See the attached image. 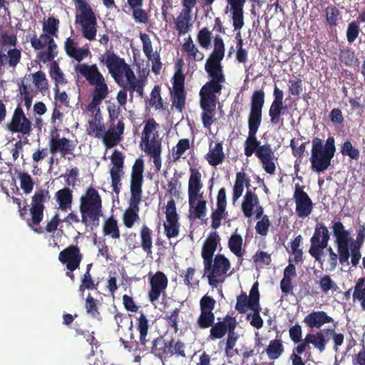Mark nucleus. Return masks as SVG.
<instances>
[{"instance_id": "nucleus-14", "label": "nucleus", "mask_w": 365, "mask_h": 365, "mask_svg": "<svg viewBox=\"0 0 365 365\" xmlns=\"http://www.w3.org/2000/svg\"><path fill=\"white\" fill-rule=\"evenodd\" d=\"M215 299L207 294H205L200 299V314L196 319L195 326L199 329H207L213 325L215 321L214 309Z\"/></svg>"}, {"instance_id": "nucleus-8", "label": "nucleus", "mask_w": 365, "mask_h": 365, "mask_svg": "<svg viewBox=\"0 0 365 365\" xmlns=\"http://www.w3.org/2000/svg\"><path fill=\"white\" fill-rule=\"evenodd\" d=\"M185 347V343L180 340H166L160 336L152 341L150 353L164 362L174 355L177 357L186 358Z\"/></svg>"}, {"instance_id": "nucleus-33", "label": "nucleus", "mask_w": 365, "mask_h": 365, "mask_svg": "<svg viewBox=\"0 0 365 365\" xmlns=\"http://www.w3.org/2000/svg\"><path fill=\"white\" fill-rule=\"evenodd\" d=\"M220 238L217 232H210L203 243L201 256L203 262L214 257Z\"/></svg>"}, {"instance_id": "nucleus-62", "label": "nucleus", "mask_w": 365, "mask_h": 365, "mask_svg": "<svg viewBox=\"0 0 365 365\" xmlns=\"http://www.w3.org/2000/svg\"><path fill=\"white\" fill-rule=\"evenodd\" d=\"M256 307L252 309L251 310L253 311V313L251 314L247 315V319H249L251 317V321L250 324L257 329H261L264 325V322L262 318L260 317V312H261V306L260 304H257L255 303Z\"/></svg>"}, {"instance_id": "nucleus-11", "label": "nucleus", "mask_w": 365, "mask_h": 365, "mask_svg": "<svg viewBox=\"0 0 365 365\" xmlns=\"http://www.w3.org/2000/svg\"><path fill=\"white\" fill-rule=\"evenodd\" d=\"M100 61L106 63L111 76L119 85H120V82L123 81V76L126 78L127 81L134 78L135 73L130 68V66L125 63L124 58L119 57L113 52H109L107 54L105 61L102 56Z\"/></svg>"}, {"instance_id": "nucleus-13", "label": "nucleus", "mask_w": 365, "mask_h": 365, "mask_svg": "<svg viewBox=\"0 0 365 365\" xmlns=\"http://www.w3.org/2000/svg\"><path fill=\"white\" fill-rule=\"evenodd\" d=\"M51 195L49 191L45 189H39L31 197L30 207L31 219L29 220V226H38L43 218V211L46 208L44 203L49 201Z\"/></svg>"}, {"instance_id": "nucleus-38", "label": "nucleus", "mask_w": 365, "mask_h": 365, "mask_svg": "<svg viewBox=\"0 0 365 365\" xmlns=\"http://www.w3.org/2000/svg\"><path fill=\"white\" fill-rule=\"evenodd\" d=\"M55 198L61 211L71 209L73 202V192L68 187H63L55 193Z\"/></svg>"}, {"instance_id": "nucleus-61", "label": "nucleus", "mask_w": 365, "mask_h": 365, "mask_svg": "<svg viewBox=\"0 0 365 365\" xmlns=\"http://www.w3.org/2000/svg\"><path fill=\"white\" fill-rule=\"evenodd\" d=\"M149 106L154 107L156 110L162 109L163 107V100L160 96V88L155 86L151 91Z\"/></svg>"}, {"instance_id": "nucleus-52", "label": "nucleus", "mask_w": 365, "mask_h": 365, "mask_svg": "<svg viewBox=\"0 0 365 365\" xmlns=\"http://www.w3.org/2000/svg\"><path fill=\"white\" fill-rule=\"evenodd\" d=\"M353 298L354 299H358L361 302V306L365 311V278L358 279L354 286Z\"/></svg>"}, {"instance_id": "nucleus-63", "label": "nucleus", "mask_w": 365, "mask_h": 365, "mask_svg": "<svg viewBox=\"0 0 365 365\" xmlns=\"http://www.w3.org/2000/svg\"><path fill=\"white\" fill-rule=\"evenodd\" d=\"M197 39L201 47L207 48L211 43L212 32L207 28L204 27L199 31Z\"/></svg>"}, {"instance_id": "nucleus-60", "label": "nucleus", "mask_w": 365, "mask_h": 365, "mask_svg": "<svg viewBox=\"0 0 365 365\" xmlns=\"http://www.w3.org/2000/svg\"><path fill=\"white\" fill-rule=\"evenodd\" d=\"M164 231L168 238L176 237L180 232L179 220H166L164 223Z\"/></svg>"}, {"instance_id": "nucleus-43", "label": "nucleus", "mask_w": 365, "mask_h": 365, "mask_svg": "<svg viewBox=\"0 0 365 365\" xmlns=\"http://www.w3.org/2000/svg\"><path fill=\"white\" fill-rule=\"evenodd\" d=\"M284 347L281 339H274L269 341L267 347L262 352L266 353L270 360H276L284 353Z\"/></svg>"}, {"instance_id": "nucleus-64", "label": "nucleus", "mask_w": 365, "mask_h": 365, "mask_svg": "<svg viewBox=\"0 0 365 365\" xmlns=\"http://www.w3.org/2000/svg\"><path fill=\"white\" fill-rule=\"evenodd\" d=\"M326 20L330 26H335L337 24L338 17L340 14L339 10L334 6H329L325 10Z\"/></svg>"}, {"instance_id": "nucleus-35", "label": "nucleus", "mask_w": 365, "mask_h": 365, "mask_svg": "<svg viewBox=\"0 0 365 365\" xmlns=\"http://www.w3.org/2000/svg\"><path fill=\"white\" fill-rule=\"evenodd\" d=\"M76 46L77 42L75 39L68 37L64 42V50L69 57L80 62L89 54L90 51L88 48H77Z\"/></svg>"}, {"instance_id": "nucleus-10", "label": "nucleus", "mask_w": 365, "mask_h": 365, "mask_svg": "<svg viewBox=\"0 0 365 365\" xmlns=\"http://www.w3.org/2000/svg\"><path fill=\"white\" fill-rule=\"evenodd\" d=\"M31 45L35 51H40L36 58L39 61L46 63L55 61L54 59L58 54V46L53 38L47 35H40L38 38L34 34L30 38Z\"/></svg>"}, {"instance_id": "nucleus-2", "label": "nucleus", "mask_w": 365, "mask_h": 365, "mask_svg": "<svg viewBox=\"0 0 365 365\" xmlns=\"http://www.w3.org/2000/svg\"><path fill=\"white\" fill-rule=\"evenodd\" d=\"M265 93L263 90L255 91L251 96L250 110L248 115V136L244 143V153L247 157H251L254 153L257 157V153L262 148L267 150L271 146L269 143L261 145L257 138V133L262 120V108L264 104Z\"/></svg>"}, {"instance_id": "nucleus-25", "label": "nucleus", "mask_w": 365, "mask_h": 365, "mask_svg": "<svg viewBox=\"0 0 365 365\" xmlns=\"http://www.w3.org/2000/svg\"><path fill=\"white\" fill-rule=\"evenodd\" d=\"M125 130L123 118H120L117 122L109 123L108 130L104 134V145L107 148H111L117 145L121 140Z\"/></svg>"}, {"instance_id": "nucleus-48", "label": "nucleus", "mask_w": 365, "mask_h": 365, "mask_svg": "<svg viewBox=\"0 0 365 365\" xmlns=\"http://www.w3.org/2000/svg\"><path fill=\"white\" fill-rule=\"evenodd\" d=\"M60 21L53 17L49 16L43 21V33L41 35H47L51 38L56 37L58 32Z\"/></svg>"}, {"instance_id": "nucleus-31", "label": "nucleus", "mask_w": 365, "mask_h": 365, "mask_svg": "<svg viewBox=\"0 0 365 365\" xmlns=\"http://www.w3.org/2000/svg\"><path fill=\"white\" fill-rule=\"evenodd\" d=\"M303 322L310 329H319L325 324L332 323L334 319L324 311H313L304 317Z\"/></svg>"}, {"instance_id": "nucleus-18", "label": "nucleus", "mask_w": 365, "mask_h": 365, "mask_svg": "<svg viewBox=\"0 0 365 365\" xmlns=\"http://www.w3.org/2000/svg\"><path fill=\"white\" fill-rule=\"evenodd\" d=\"M113 167L110 170L111 186L113 191L117 195L120 192L121 187V176L123 175L124 156L123 153L115 150L110 157Z\"/></svg>"}, {"instance_id": "nucleus-37", "label": "nucleus", "mask_w": 365, "mask_h": 365, "mask_svg": "<svg viewBox=\"0 0 365 365\" xmlns=\"http://www.w3.org/2000/svg\"><path fill=\"white\" fill-rule=\"evenodd\" d=\"M220 62L207 59L205 64V70L210 78V81L223 83L225 81V78Z\"/></svg>"}, {"instance_id": "nucleus-39", "label": "nucleus", "mask_w": 365, "mask_h": 365, "mask_svg": "<svg viewBox=\"0 0 365 365\" xmlns=\"http://www.w3.org/2000/svg\"><path fill=\"white\" fill-rule=\"evenodd\" d=\"M259 203L258 196L251 190H247L242 202V210L244 215L246 217H251L253 215L254 208Z\"/></svg>"}, {"instance_id": "nucleus-16", "label": "nucleus", "mask_w": 365, "mask_h": 365, "mask_svg": "<svg viewBox=\"0 0 365 365\" xmlns=\"http://www.w3.org/2000/svg\"><path fill=\"white\" fill-rule=\"evenodd\" d=\"M75 24L81 25L82 36L84 38L90 41L96 39L98 23L93 9L77 14L75 19Z\"/></svg>"}, {"instance_id": "nucleus-4", "label": "nucleus", "mask_w": 365, "mask_h": 365, "mask_svg": "<svg viewBox=\"0 0 365 365\" xmlns=\"http://www.w3.org/2000/svg\"><path fill=\"white\" fill-rule=\"evenodd\" d=\"M237 324L235 317L226 315L222 321H218L217 322L215 321L213 325L210 327V333L207 336L208 341L220 339L227 334L226 339L221 340L219 343L220 346L222 344H225V354L227 356H232L230 351L235 346L239 338L237 334L235 332Z\"/></svg>"}, {"instance_id": "nucleus-46", "label": "nucleus", "mask_w": 365, "mask_h": 365, "mask_svg": "<svg viewBox=\"0 0 365 365\" xmlns=\"http://www.w3.org/2000/svg\"><path fill=\"white\" fill-rule=\"evenodd\" d=\"M287 109V106L284 104H273L272 103L269 109V116L270 118V123L272 125H283V119L281 116L284 114V110Z\"/></svg>"}, {"instance_id": "nucleus-20", "label": "nucleus", "mask_w": 365, "mask_h": 365, "mask_svg": "<svg viewBox=\"0 0 365 365\" xmlns=\"http://www.w3.org/2000/svg\"><path fill=\"white\" fill-rule=\"evenodd\" d=\"M189 171L187 193L190 206L192 207L196 201L202 197L200 190L203 187V183L201 180L202 174L198 169L190 168Z\"/></svg>"}, {"instance_id": "nucleus-47", "label": "nucleus", "mask_w": 365, "mask_h": 365, "mask_svg": "<svg viewBox=\"0 0 365 365\" xmlns=\"http://www.w3.org/2000/svg\"><path fill=\"white\" fill-rule=\"evenodd\" d=\"M307 336L310 344H312L319 352H323L325 350L329 339H326L322 331L316 333H309Z\"/></svg>"}, {"instance_id": "nucleus-51", "label": "nucleus", "mask_w": 365, "mask_h": 365, "mask_svg": "<svg viewBox=\"0 0 365 365\" xmlns=\"http://www.w3.org/2000/svg\"><path fill=\"white\" fill-rule=\"evenodd\" d=\"M225 56V43L222 37L217 35L214 38V49L210 58L211 61H221Z\"/></svg>"}, {"instance_id": "nucleus-26", "label": "nucleus", "mask_w": 365, "mask_h": 365, "mask_svg": "<svg viewBox=\"0 0 365 365\" xmlns=\"http://www.w3.org/2000/svg\"><path fill=\"white\" fill-rule=\"evenodd\" d=\"M49 151L52 155L60 153L62 156L73 154L76 145L69 139L52 136L48 142Z\"/></svg>"}, {"instance_id": "nucleus-42", "label": "nucleus", "mask_w": 365, "mask_h": 365, "mask_svg": "<svg viewBox=\"0 0 365 365\" xmlns=\"http://www.w3.org/2000/svg\"><path fill=\"white\" fill-rule=\"evenodd\" d=\"M140 244L138 245L148 255L153 253V232L145 225L140 230Z\"/></svg>"}, {"instance_id": "nucleus-44", "label": "nucleus", "mask_w": 365, "mask_h": 365, "mask_svg": "<svg viewBox=\"0 0 365 365\" xmlns=\"http://www.w3.org/2000/svg\"><path fill=\"white\" fill-rule=\"evenodd\" d=\"M103 233L104 236H108L113 240H118L120 237L118 220L113 216L107 218L103 225Z\"/></svg>"}, {"instance_id": "nucleus-53", "label": "nucleus", "mask_w": 365, "mask_h": 365, "mask_svg": "<svg viewBox=\"0 0 365 365\" xmlns=\"http://www.w3.org/2000/svg\"><path fill=\"white\" fill-rule=\"evenodd\" d=\"M180 312V309L175 308L169 314H167L163 317V319L165 320L167 327L168 328H171L175 333H177L179 330L178 322Z\"/></svg>"}, {"instance_id": "nucleus-24", "label": "nucleus", "mask_w": 365, "mask_h": 365, "mask_svg": "<svg viewBox=\"0 0 365 365\" xmlns=\"http://www.w3.org/2000/svg\"><path fill=\"white\" fill-rule=\"evenodd\" d=\"M255 303L257 304H259V292L257 282L252 285L249 296H247L246 294H241L237 297L235 309L239 313L244 314L247 312V308L252 309L255 307Z\"/></svg>"}, {"instance_id": "nucleus-54", "label": "nucleus", "mask_w": 365, "mask_h": 365, "mask_svg": "<svg viewBox=\"0 0 365 365\" xmlns=\"http://www.w3.org/2000/svg\"><path fill=\"white\" fill-rule=\"evenodd\" d=\"M18 178L20 180V186L25 194H29L33 190L34 181L31 176L25 172H20L18 174Z\"/></svg>"}, {"instance_id": "nucleus-55", "label": "nucleus", "mask_w": 365, "mask_h": 365, "mask_svg": "<svg viewBox=\"0 0 365 365\" xmlns=\"http://www.w3.org/2000/svg\"><path fill=\"white\" fill-rule=\"evenodd\" d=\"M190 148V140L187 138H182L178 140L175 147L173 148V160H178L185 152Z\"/></svg>"}, {"instance_id": "nucleus-59", "label": "nucleus", "mask_w": 365, "mask_h": 365, "mask_svg": "<svg viewBox=\"0 0 365 365\" xmlns=\"http://www.w3.org/2000/svg\"><path fill=\"white\" fill-rule=\"evenodd\" d=\"M32 77L33 83L41 92H44L48 89V81L43 71H38L33 73Z\"/></svg>"}, {"instance_id": "nucleus-7", "label": "nucleus", "mask_w": 365, "mask_h": 365, "mask_svg": "<svg viewBox=\"0 0 365 365\" xmlns=\"http://www.w3.org/2000/svg\"><path fill=\"white\" fill-rule=\"evenodd\" d=\"M204 276H206L208 284L214 288L222 284L230 269L231 263L228 258L222 254H217L213 258L203 262Z\"/></svg>"}, {"instance_id": "nucleus-9", "label": "nucleus", "mask_w": 365, "mask_h": 365, "mask_svg": "<svg viewBox=\"0 0 365 365\" xmlns=\"http://www.w3.org/2000/svg\"><path fill=\"white\" fill-rule=\"evenodd\" d=\"M330 240V233L328 228L323 223H317L315 225L312 237L310 238V247L309 254L315 261L322 263L324 250L326 249L328 255L334 253L333 248L328 247Z\"/></svg>"}, {"instance_id": "nucleus-6", "label": "nucleus", "mask_w": 365, "mask_h": 365, "mask_svg": "<svg viewBox=\"0 0 365 365\" xmlns=\"http://www.w3.org/2000/svg\"><path fill=\"white\" fill-rule=\"evenodd\" d=\"M158 124L153 118L148 119L142 133L141 143L144 144L145 153L153 159L156 171L161 169L162 140L155 131Z\"/></svg>"}, {"instance_id": "nucleus-32", "label": "nucleus", "mask_w": 365, "mask_h": 365, "mask_svg": "<svg viewBox=\"0 0 365 365\" xmlns=\"http://www.w3.org/2000/svg\"><path fill=\"white\" fill-rule=\"evenodd\" d=\"M225 158L222 142H217L214 145L212 142L209 145V151L205 155V159L211 166L216 167L222 164Z\"/></svg>"}, {"instance_id": "nucleus-28", "label": "nucleus", "mask_w": 365, "mask_h": 365, "mask_svg": "<svg viewBox=\"0 0 365 365\" xmlns=\"http://www.w3.org/2000/svg\"><path fill=\"white\" fill-rule=\"evenodd\" d=\"M247 0H226L227 9L230 7L232 26L235 30L240 29L244 26V6Z\"/></svg>"}, {"instance_id": "nucleus-56", "label": "nucleus", "mask_w": 365, "mask_h": 365, "mask_svg": "<svg viewBox=\"0 0 365 365\" xmlns=\"http://www.w3.org/2000/svg\"><path fill=\"white\" fill-rule=\"evenodd\" d=\"M228 215L226 208L217 207L211 214V227L214 230H217L221 225V220L225 219Z\"/></svg>"}, {"instance_id": "nucleus-45", "label": "nucleus", "mask_w": 365, "mask_h": 365, "mask_svg": "<svg viewBox=\"0 0 365 365\" xmlns=\"http://www.w3.org/2000/svg\"><path fill=\"white\" fill-rule=\"evenodd\" d=\"M242 237L235 232L229 238L228 247L230 250L238 258L242 257L245 251L242 249Z\"/></svg>"}, {"instance_id": "nucleus-15", "label": "nucleus", "mask_w": 365, "mask_h": 365, "mask_svg": "<svg viewBox=\"0 0 365 365\" xmlns=\"http://www.w3.org/2000/svg\"><path fill=\"white\" fill-rule=\"evenodd\" d=\"M293 198L295 202V213L299 218L309 217L313 211L314 203L309 195L304 190V187L297 183L294 185Z\"/></svg>"}, {"instance_id": "nucleus-12", "label": "nucleus", "mask_w": 365, "mask_h": 365, "mask_svg": "<svg viewBox=\"0 0 365 365\" xmlns=\"http://www.w3.org/2000/svg\"><path fill=\"white\" fill-rule=\"evenodd\" d=\"M185 76L181 66L178 65L173 77V91H170L172 106L182 113L185 107L186 93L185 91Z\"/></svg>"}, {"instance_id": "nucleus-36", "label": "nucleus", "mask_w": 365, "mask_h": 365, "mask_svg": "<svg viewBox=\"0 0 365 365\" xmlns=\"http://www.w3.org/2000/svg\"><path fill=\"white\" fill-rule=\"evenodd\" d=\"M266 148H262L257 153V158L260 160L265 172L270 175H274L276 171V165L273 161L274 153L272 146L267 150Z\"/></svg>"}, {"instance_id": "nucleus-40", "label": "nucleus", "mask_w": 365, "mask_h": 365, "mask_svg": "<svg viewBox=\"0 0 365 365\" xmlns=\"http://www.w3.org/2000/svg\"><path fill=\"white\" fill-rule=\"evenodd\" d=\"M192 16L190 14L181 11L175 19V29L178 36H182L189 32L192 27Z\"/></svg>"}, {"instance_id": "nucleus-27", "label": "nucleus", "mask_w": 365, "mask_h": 365, "mask_svg": "<svg viewBox=\"0 0 365 365\" xmlns=\"http://www.w3.org/2000/svg\"><path fill=\"white\" fill-rule=\"evenodd\" d=\"M144 163L140 158L135 160L130 176V194H143Z\"/></svg>"}, {"instance_id": "nucleus-34", "label": "nucleus", "mask_w": 365, "mask_h": 365, "mask_svg": "<svg viewBox=\"0 0 365 365\" xmlns=\"http://www.w3.org/2000/svg\"><path fill=\"white\" fill-rule=\"evenodd\" d=\"M222 89V83L213 81L207 82L200 91V101L216 103L215 93H220Z\"/></svg>"}, {"instance_id": "nucleus-17", "label": "nucleus", "mask_w": 365, "mask_h": 365, "mask_svg": "<svg viewBox=\"0 0 365 365\" xmlns=\"http://www.w3.org/2000/svg\"><path fill=\"white\" fill-rule=\"evenodd\" d=\"M7 129L11 133H19L24 135H30L32 131V123L19 104L12 115L11 119L6 125Z\"/></svg>"}, {"instance_id": "nucleus-57", "label": "nucleus", "mask_w": 365, "mask_h": 365, "mask_svg": "<svg viewBox=\"0 0 365 365\" xmlns=\"http://www.w3.org/2000/svg\"><path fill=\"white\" fill-rule=\"evenodd\" d=\"M341 153L344 156H349L352 160H357L360 156L359 150L353 146L349 140H346L341 145Z\"/></svg>"}, {"instance_id": "nucleus-21", "label": "nucleus", "mask_w": 365, "mask_h": 365, "mask_svg": "<svg viewBox=\"0 0 365 365\" xmlns=\"http://www.w3.org/2000/svg\"><path fill=\"white\" fill-rule=\"evenodd\" d=\"M150 289L148 292V299L151 303L157 302L162 292H163L168 284V279L165 274L161 271H158L154 274L151 272L148 274Z\"/></svg>"}, {"instance_id": "nucleus-3", "label": "nucleus", "mask_w": 365, "mask_h": 365, "mask_svg": "<svg viewBox=\"0 0 365 365\" xmlns=\"http://www.w3.org/2000/svg\"><path fill=\"white\" fill-rule=\"evenodd\" d=\"M336 153L335 140L329 136L325 144L322 139L315 137L312 140L311 157L309 158L312 170L317 173H323L331 165Z\"/></svg>"}, {"instance_id": "nucleus-19", "label": "nucleus", "mask_w": 365, "mask_h": 365, "mask_svg": "<svg viewBox=\"0 0 365 365\" xmlns=\"http://www.w3.org/2000/svg\"><path fill=\"white\" fill-rule=\"evenodd\" d=\"M82 259L83 255L77 245H69L58 255V260L66 264L67 269L71 272L79 268Z\"/></svg>"}, {"instance_id": "nucleus-41", "label": "nucleus", "mask_w": 365, "mask_h": 365, "mask_svg": "<svg viewBox=\"0 0 365 365\" xmlns=\"http://www.w3.org/2000/svg\"><path fill=\"white\" fill-rule=\"evenodd\" d=\"M200 107L202 109L201 117L203 126L209 128L214 123L216 103L200 101Z\"/></svg>"}, {"instance_id": "nucleus-50", "label": "nucleus", "mask_w": 365, "mask_h": 365, "mask_svg": "<svg viewBox=\"0 0 365 365\" xmlns=\"http://www.w3.org/2000/svg\"><path fill=\"white\" fill-rule=\"evenodd\" d=\"M50 77L54 81L55 87H59L60 85H65L67 81L65 75L61 70L57 61H53L49 68Z\"/></svg>"}, {"instance_id": "nucleus-22", "label": "nucleus", "mask_w": 365, "mask_h": 365, "mask_svg": "<svg viewBox=\"0 0 365 365\" xmlns=\"http://www.w3.org/2000/svg\"><path fill=\"white\" fill-rule=\"evenodd\" d=\"M142 200V195L137 194H130L129 200V206L123 214V222L125 227L132 228L135 222L140 220L139 205Z\"/></svg>"}, {"instance_id": "nucleus-30", "label": "nucleus", "mask_w": 365, "mask_h": 365, "mask_svg": "<svg viewBox=\"0 0 365 365\" xmlns=\"http://www.w3.org/2000/svg\"><path fill=\"white\" fill-rule=\"evenodd\" d=\"M93 86L95 87L92 92V98L87 106V109L90 112H94L109 93V89L105 79Z\"/></svg>"}, {"instance_id": "nucleus-23", "label": "nucleus", "mask_w": 365, "mask_h": 365, "mask_svg": "<svg viewBox=\"0 0 365 365\" xmlns=\"http://www.w3.org/2000/svg\"><path fill=\"white\" fill-rule=\"evenodd\" d=\"M344 230L348 233L349 240H348V247H349V251L352 254V257L351 259V264L353 267H357L359 263V260L361 257V248L365 240V227L364 225H361L357 231L356 240H354L351 236V233L349 230L345 229L344 226Z\"/></svg>"}, {"instance_id": "nucleus-29", "label": "nucleus", "mask_w": 365, "mask_h": 365, "mask_svg": "<svg viewBox=\"0 0 365 365\" xmlns=\"http://www.w3.org/2000/svg\"><path fill=\"white\" fill-rule=\"evenodd\" d=\"M76 70L78 73L86 78L91 86L105 79L96 64L82 63L78 65Z\"/></svg>"}, {"instance_id": "nucleus-1", "label": "nucleus", "mask_w": 365, "mask_h": 365, "mask_svg": "<svg viewBox=\"0 0 365 365\" xmlns=\"http://www.w3.org/2000/svg\"><path fill=\"white\" fill-rule=\"evenodd\" d=\"M79 210L81 220L77 213L72 211L63 220V222L67 225L81 222L86 227H90L91 230L99 226L100 217L103 215L102 200L94 187L91 186L88 187L85 194L80 197Z\"/></svg>"}, {"instance_id": "nucleus-58", "label": "nucleus", "mask_w": 365, "mask_h": 365, "mask_svg": "<svg viewBox=\"0 0 365 365\" xmlns=\"http://www.w3.org/2000/svg\"><path fill=\"white\" fill-rule=\"evenodd\" d=\"M17 43V36L16 34H9L0 26V46L4 48L6 46H16Z\"/></svg>"}, {"instance_id": "nucleus-49", "label": "nucleus", "mask_w": 365, "mask_h": 365, "mask_svg": "<svg viewBox=\"0 0 365 365\" xmlns=\"http://www.w3.org/2000/svg\"><path fill=\"white\" fill-rule=\"evenodd\" d=\"M148 329V319L143 313H141L138 319L137 330L140 333V341L142 346H145L146 343L149 341V339H147Z\"/></svg>"}, {"instance_id": "nucleus-5", "label": "nucleus", "mask_w": 365, "mask_h": 365, "mask_svg": "<svg viewBox=\"0 0 365 365\" xmlns=\"http://www.w3.org/2000/svg\"><path fill=\"white\" fill-rule=\"evenodd\" d=\"M332 232L335 237L337 253L334 252L329 255L327 262L331 271L336 269L338 262L343 266L349 264V259L352 257V254L349 251L350 247H348L349 235L344 230L343 223L340 221L332 222Z\"/></svg>"}]
</instances>
